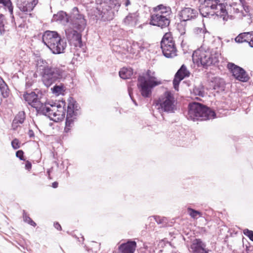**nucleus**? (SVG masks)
I'll use <instances>...</instances> for the list:
<instances>
[{
    "label": "nucleus",
    "mask_w": 253,
    "mask_h": 253,
    "mask_svg": "<svg viewBox=\"0 0 253 253\" xmlns=\"http://www.w3.org/2000/svg\"><path fill=\"white\" fill-rule=\"evenodd\" d=\"M53 19L56 21H59L63 24H65L69 22V18L66 13L64 11H60L56 14H54Z\"/></svg>",
    "instance_id": "b1692460"
},
{
    "label": "nucleus",
    "mask_w": 253,
    "mask_h": 253,
    "mask_svg": "<svg viewBox=\"0 0 253 253\" xmlns=\"http://www.w3.org/2000/svg\"><path fill=\"white\" fill-rule=\"evenodd\" d=\"M245 235L247 236L252 241H253V231L248 229H245L243 231Z\"/></svg>",
    "instance_id": "f704fd0d"
},
{
    "label": "nucleus",
    "mask_w": 253,
    "mask_h": 253,
    "mask_svg": "<svg viewBox=\"0 0 253 253\" xmlns=\"http://www.w3.org/2000/svg\"><path fill=\"white\" fill-rule=\"evenodd\" d=\"M4 16L2 14H0V33L2 34L4 32Z\"/></svg>",
    "instance_id": "72a5a7b5"
},
{
    "label": "nucleus",
    "mask_w": 253,
    "mask_h": 253,
    "mask_svg": "<svg viewBox=\"0 0 253 253\" xmlns=\"http://www.w3.org/2000/svg\"><path fill=\"white\" fill-rule=\"evenodd\" d=\"M54 226L55 228H56L57 230H61V227L58 223L57 222L56 223H54Z\"/></svg>",
    "instance_id": "c03bdc74"
},
{
    "label": "nucleus",
    "mask_w": 253,
    "mask_h": 253,
    "mask_svg": "<svg viewBox=\"0 0 253 253\" xmlns=\"http://www.w3.org/2000/svg\"><path fill=\"white\" fill-rule=\"evenodd\" d=\"M23 152L22 150H18L16 153V157L19 158L21 160H23Z\"/></svg>",
    "instance_id": "ea45409f"
},
{
    "label": "nucleus",
    "mask_w": 253,
    "mask_h": 253,
    "mask_svg": "<svg viewBox=\"0 0 253 253\" xmlns=\"http://www.w3.org/2000/svg\"><path fill=\"white\" fill-rule=\"evenodd\" d=\"M154 218L158 224H162L166 223L167 222V219L165 217H162L159 216H154Z\"/></svg>",
    "instance_id": "c9c22d12"
},
{
    "label": "nucleus",
    "mask_w": 253,
    "mask_h": 253,
    "mask_svg": "<svg viewBox=\"0 0 253 253\" xmlns=\"http://www.w3.org/2000/svg\"><path fill=\"white\" fill-rule=\"evenodd\" d=\"M170 23V17L154 13L151 16L150 24L161 28L167 27Z\"/></svg>",
    "instance_id": "4468645a"
},
{
    "label": "nucleus",
    "mask_w": 253,
    "mask_h": 253,
    "mask_svg": "<svg viewBox=\"0 0 253 253\" xmlns=\"http://www.w3.org/2000/svg\"><path fill=\"white\" fill-rule=\"evenodd\" d=\"M216 11H219V8H217V9L216 10Z\"/></svg>",
    "instance_id": "864d4df0"
},
{
    "label": "nucleus",
    "mask_w": 253,
    "mask_h": 253,
    "mask_svg": "<svg viewBox=\"0 0 253 253\" xmlns=\"http://www.w3.org/2000/svg\"><path fill=\"white\" fill-rule=\"evenodd\" d=\"M198 14V11L195 9L190 7L182 9L178 14L181 20V23L178 24V30H180V27L183 25L185 22L195 19Z\"/></svg>",
    "instance_id": "f8f14e48"
},
{
    "label": "nucleus",
    "mask_w": 253,
    "mask_h": 253,
    "mask_svg": "<svg viewBox=\"0 0 253 253\" xmlns=\"http://www.w3.org/2000/svg\"><path fill=\"white\" fill-rule=\"evenodd\" d=\"M23 98L29 105L36 108L38 113L47 116L51 120L58 122L65 117L64 102L43 104L40 101L38 95L33 91L24 94Z\"/></svg>",
    "instance_id": "f257e3e1"
},
{
    "label": "nucleus",
    "mask_w": 253,
    "mask_h": 253,
    "mask_svg": "<svg viewBox=\"0 0 253 253\" xmlns=\"http://www.w3.org/2000/svg\"><path fill=\"white\" fill-rule=\"evenodd\" d=\"M187 210L189 215L193 218H197L198 216L200 217L202 216V213L198 211L190 208H188Z\"/></svg>",
    "instance_id": "c756f323"
},
{
    "label": "nucleus",
    "mask_w": 253,
    "mask_h": 253,
    "mask_svg": "<svg viewBox=\"0 0 253 253\" xmlns=\"http://www.w3.org/2000/svg\"><path fill=\"white\" fill-rule=\"evenodd\" d=\"M33 84V81L32 80L27 78L26 80V88L30 87Z\"/></svg>",
    "instance_id": "a19ab883"
},
{
    "label": "nucleus",
    "mask_w": 253,
    "mask_h": 253,
    "mask_svg": "<svg viewBox=\"0 0 253 253\" xmlns=\"http://www.w3.org/2000/svg\"><path fill=\"white\" fill-rule=\"evenodd\" d=\"M219 56L218 53L212 54L208 47L203 44L193 52L192 59L194 62L205 67L218 62Z\"/></svg>",
    "instance_id": "6e6552de"
},
{
    "label": "nucleus",
    "mask_w": 253,
    "mask_h": 253,
    "mask_svg": "<svg viewBox=\"0 0 253 253\" xmlns=\"http://www.w3.org/2000/svg\"><path fill=\"white\" fill-rule=\"evenodd\" d=\"M253 31L250 32H244L240 34L237 36L235 41L238 43H242L244 42H247L249 43L251 36H252Z\"/></svg>",
    "instance_id": "5701e85b"
},
{
    "label": "nucleus",
    "mask_w": 253,
    "mask_h": 253,
    "mask_svg": "<svg viewBox=\"0 0 253 253\" xmlns=\"http://www.w3.org/2000/svg\"><path fill=\"white\" fill-rule=\"evenodd\" d=\"M108 5L111 6V9L115 13L118 11L121 3L119 2V0H110Z\"/></svg>",
    "instance_id": "cd10ccee"
},
{
    "label": "nucleus",
    "mask_w": 253,
    "mask_h": 253,
    "mask_svg": "<svg viewBox=\"0 0 253 253\" xmlns=\"http://www.w3.org/2000/svg\"><path fill=\"white\" fill-rule=\"evenodd\" d=\"M58 183L57 182H54L52 183V187L54 188H57L58 186Z\"/></svg>",
    "instance_id": "de8ad7c7"
},
{
    "label": "nucleus",
    "mask_w": 253,
    "mask_h": 253,
    "mask_svg": "<svg viewBox=\"0 0 253 253\" xmlns=\"http://www.w3.org/2000/svg\"><path fill=\"white\" fill-rule=\"evenodd\" d=\"M4 81H3V80L0 77V84L4 82Z\"/></svg>",
    "instance_id": "3c124183"
},
{
    "label": "nucleus",
    "mask_w": 253,
    "mask_h": 253,
    "mask_svg": "<svg viewBox=\"0 0 253 253\" xmlns=\"http://www.w3.org/2000/svg\"><path fill=\"white\" fill-rule=\"evenodd\" d=\"M0 90L3 98H6L8 96L9 89L8 86L4 82L0 84Z\"/></svg>",
    "instance_id": "bb28decb"
},
{
    "label": "nucleus",
    "mask_w": 253,
    "mask_h": 253,
    "mask_svg": "<svg viewBox=\"0 0 253 253\" xmlns=\"http://www.w3.org/2000/svg\"><path fill=\"white\" fill-rule=\"evenodd\" d=\"M200 12L203 17L216 16L222 18L224 21L228 18L225 4L220 2V0H205L200 6Z\"/></svg>",
    "instance_id": "20e7f679"
},
{
    "label": "nucleus",
    "mask_w": 253,
    "mask_h": 253,
    "mask_svg": "<svg viewBox=\"0 0 253 253\" xmlns=\"http://www.w3.org/2000/svg\"><path fill=\"white\" fill-rule=\"evenodd\" d=\"M215 113L201 103L192 102L189 104L187 118L188 120L195 121H206L214 119Z\"/></svg>",
    "instance_id": "39448f33"
},
{
    "label": "nucleus",
    "mask_w": 253,
    "mask_h": 253,
    "mask_svg": "<svg viewBox=\"0 0 253 253\" xmlns=\"http://www.w3.org/2000/svg\"><path fill=\"white\" fill-rule=\"evenodd\" d=\"M74 13L69 27L65 29V34L68 40L77 41L81 43L82 36L80 32L83 31L86 26V21L84 16L79 13L77 7H74Z\"/></svg>",
    "instance_id": "7ed1b4c3"
},
{
    "label": "nucleus",
    "mask_w": 253,
    "mask_h": 253,
    "mask_svg": "<svg viewBox=\"0 0 253 253\" xmlns=\"http://www.w3.org/2000/svg\"><path fill=\"white\" fill-rule=\"evenodd\" d=\"M39 0H17V6L20 11L28 13L31 12Z\"/></svg>",
    "instance_id": "2eb2a0df"
},
{
    "label": "nucleus",
    "mask_w": 253,
    "mask_h": 253,
    "mask_svg": "<svg viewBox=\"0 0 253 253\" xmlns=\"http://www.w3.org/2000/svg\"><path fill=\"white\" fill-rule=\"evenodd\" d=\"M68 101L66 126L64 128L66 132L70 131L74 122L76 120L77 116L80 114V107L77 102L72 98H70Z\"/></svg>",
    "instance_id": "9d476101"
},
{
    "label": "nucleus",
    "mask_w": 253,
    "mask_h": 253,
    "mask_svg": "<svg viewBox=\"0 0 253 253\" xmlns=\"http://www.w3.org/2000/svg\"><path fill=\"white\" fill-rule=\"evenodd\" d=\"M125 2L124 4L125 5L126 7L128 6L130 4V1L129 0H125Z\"/></svg>",
    "instance_id": "a18cd8bd"
},
{
    "label": "nucleus",
    "mask_w": 253,
    "mask_h": 253,
    "mask_svg": "<svg viewBox=\"0 0 253 253\" xmlns=\"http://www.w3.org/2000/svg\"><path fill=\"white\" fill-rule=\"evenodd\" d=\"M162 84V82L155 77V73L148 70L145 74L138 78L137 86L144 97H149L152 89Z\"/></svg>",
    "instance_id": "0eeeda50"
},
{
    "label": "nucleus",
    "mask_w": 253,
    "mask_h": 253,
    "mask_svg": "<svg viewBox=\"0 0 253 253\" xmlns=\"http://www.w3.org/2000/svg\"><path fill=\"white\" fill-rule=\"evenodd\" d=\"M23 220L25 222L28 223V224H30L31 225H32L34 227L36 226V223L34 221H33V220L29 216H28L27 215V214L25 212V211H23Z\"/></svg>",
    "instance_id": "2f4dec72"
},
{
    "label": "nucleus",
    "mask_w": 253,
    "mask_h": 253,
    "mask_svg": "<svg viewBox=\"0 0 253 253\" xmlns=\"http://www.w3.org/2000/svg\"><path fill=\"white\" fill-rule=\"evenodd\" d=\"M111 6H109L108 3H104L99 9L100 15L104 21L110 20L113 19L115 16V12L111 9Z\"/></svg>",
    "instance_id": "a211bd4d"
},
{
    "label": "nucleus",
    "mask_w": 253,
    "mask_h": 253,
    "mask_svg": "<svg viewBox=\"0 0 253 253\" xmlns=\"http://www.w3.org/2000/svg\"><path fill=\"white\" fill-rule=\"evenodd\" d=\"M62 87L59 85H55L52 88V91L55 93H61L62 91Z\"/></svg>",
    "instance_id": "4c0bfd02"
},
{
    "label": "nucleus",
    "mask_w": 253,
    "mask_h": 253,
    "mask_svg": "<svg viewBox=\"0 0 253 253\" xmlns=\"http://www.w3.org/2000/svg\"><path fill=\"white\" fill-rule=\"evenodd\" d=\"M133 74L131 68H123L119 72V76L123 79H129Z\"/></svg>",
    "instance_id": "393cba45"
},
{
    "label": "nucleus",
    "mask_w": 253,
    "mask_h": 253,
    "mask_svg": "<svg viewBox=\"0 0 253 253\" xmlns=\"http://www.w3.org/2000/svg\"><path fill=\"white\" fill-rule=\"evenodd\" d=\"M156 107L160 113H173L176 110V103L171 92L166 91L156 101Z\"/></svg>",
    "instance_id": "1a4fd4ad"
},
{
    "label": "nucleus",
    "mask_w": 253,
    "mask_h": 253,
    "mask_svg": "<svg viewBox=\"0 0 253 253\" xmlns=\"http://www.w3.org/2000/svg\"><path fill=\"white\" fill-rule=\"evenodd\" d=\"M28 134L30 136V137L34 136V133L33 131L32 130H29V132H28Z\"/></svg>",
    "instance_id": "49530a36"
},
{
    "label": "nucleus",
    "mask_w": 253,
    "mask_h": 253,
    "mask_svg": "<svg viewBox=\"0 0 253 253\" xmlns=\"http://www.w3.org/2000/svg\"><path fill=\"white\" fill-rule=\"evenodd\" d=\"M153 11L156 12L155 13L167 16V17H170L171 13V8L164 4H160L154 7Z\"/></svg>",
    "instance_id": "412c9836"
},
{
    "label": "nucleus",
    "mask_w": 253,
    "mask_h": 253,
    "mask_svg": "<svg viewBox=\"0 0 253 253\" xmlns=\"http://www.w3.org/2000/svg\"><path fill=\"white\" fill-rule=\"evenodd\" d=\"M227 67L236 79L243 82H247L248 80V75L242 68L232 63H229Z\"/></svg>",
    "instance_id": "ddd939ff"
},
{
    "label": "nucleus",
    "mask_w": 253,
    "mask_h": 253,
    "mask_svg": "<svg viewBox=\"0 0 253 253\" xmlns=\"http://www.w3.org/2000/svg\"><path fill=\"white\" fill-rule=\"evenodd\" d=\"M190 72L187 70L186 66L182 65L181 68L176 73L173 81V87L174 89L178 90V85L180 82L184 78L189 77Z\"/></svg>",
    "instance_id": "dca6fc26"
},
{
    "label": "nucleus",
    "mask_w": 253,
    "mask_h": 253,
    "mask_svg": "<svg viewBox=\"0 0 253 253\" xmlns=\"http://www.w3.org/2000/svg\"><path fill=\"white\" fill-rule=\"evenodd\" d=\"M180 32H181V35H183V34H184L185 33V28H184L181 31H180Z\"/></svg>",
    "instance_id": "8fccbe9b"
},
{
    "label": "nucleus",
    "mask_w": 253,
    "mask_h": 253,
    "mask_svg": "<svg viewBox=\"0 0 253 253\" xmlns=\"http://www.w3.org/2000/svg\"><path fill=\"white\" fill-rule=\"evenodd\" d=\"M241 6H242V9H244V10L246 12H249V7L248 6H247L246 5V3H245V5H243L242 4H241Z\"/></svg>",
    "instance_id": "79ce46f5"
},
{
    "label": "nucleus",
    "mask_w": 253,
    "mask_h": 253,
    "mask_svg": "<svg viewBox=\"0 0 253 253\" xmlns=\"http://www.w3.org/2000/svg\"><path fill=\"white\" fill-rule=\"evenodd\" d=\"M136 247V243L134 241H128L122 244L119 247V250L122 253H133Z\"/></svg>",
    "instance_id": "aec40b11"
},
{
    "label": "nucleus",
    "mask_w": 253,
    "mask_h": 253,
    "mask_svg": "<svg viewBox=\"0 0 253 253\" xmlns=\"http://www.w3.org/2000/svg\"><path fill=\"white\" fill-rule=\"evenodd\" d=\"M36 66L37 71L40 72L43 84L47 87L56 81L64 79L67 75L64 66H49L48 63L42 59L37 60Z\"/></svg>",
    "instance_id": "f03ea898"
},
{
    "label": "nucleus",
    "mask_w": 253,
    "mask_h": 253,
    "mask_svg": "<svg viewBox=\"0 0 253 253\" xmlns=\"http://www.w3.org/2000/svg\"><path fill=\"white\" fill-rule=\"evenodd\" d=\"M0 3H2L4 6H7L10 14H12L13 6L10 0H0Z\"/></svg>",
    "instance_id": "7c9ffc66"
},
{
    "label": "nucleus",
    "mask_w": 253,
    "mask_h": 253,
    "mask_svg": "<svg viewBox=\"0 0 253 253\" xmlns=\"http://www.w3.org/2000/svg\"><path fill=\"white\" fill-rule=\"evenodd\" d=\"M42 42L53 54L64 53L67 46L65 40L55 31H45L42 35Z\"/></svg>",
    "instance_id": "423d86ee"
},
{
    "label": "nucleus",
    "mask_w": 253,
    "mask_h": 253,
    "mask_svg": "<svg viewBox=\"0 0 253 253\" xmlns=\"http://www.w3.org/2000/svg\"><path fill=\"white\" fill-rule=\"evenodd\" d=\"M191 92L195 95H198L199 96L203 97L205 95L204 86L201 84L195 85L193 87Z\"/></svg>",
    "instance_id": "a878e982"
},
{
    "label": "nucleus",
    "mask_w": 253,
    "mask_h": 253,
    "mask_svg": "<svg viewBox=\"0 0 253 253\" xmlns=\"http://www.w3.org/2000/svg\"><path fill=\"white\" fill-rule=\"evenodd\" d=\"M129 96L131 97V93H130V92L129 90Z\"/></svg>",
    "instance_id": "603ef678"
},
{
    "label": "nucleus",
    "mask_w": 253,
    "mask_h": 253,
    "mask_svg": "<svg viewBox=\"0 0 253 253\" xmlns=\"http://www.w3.org/2000/svg\"><path fill=\"white\" fill-rule=\"evenodd\" d=\"M32 168V165H31V163L29 162H27L26 163V165H25V168L27 169H31Z\"/></svg>",
    "instance_id": "37998d69"
},
{
    "label": "nucleus",
    "mask_w": 253,
    "mask_h": 253,
    "mask_svg": "<svg viewBox=\"0 0 253 253\" xmlns=\"http://www.w3.org/2000/svg\"><path fill=\"white\" fill-rule=\"evenodd\" d=\"M139 14L136 12L129 13L123 19V23L130 27H135L138 21Z\"/></svg>",
    "instance_id": "6ab92c4d"
},
{
    "label": "nucleus",
    "mask_w": 253,
    "mask_h": 253,
    "mask_svg": "<svg viewBox=\"0 0 253 253\" xmlns=\"http://www.w3.org/2000/svg\"><path fill=\"white\" fill-rule=\"evenodd\" d=\"M225 9L227 13H238L242 12V6L240 4L232 1L231 2H225Z\"/></svg>",
    "instance_id": "4be33fe9"
},
{
    "label": "nucleus",
    "mask_w": 253,
    "mask_h": 253,
    "mask_svg": "<svg viewBox=\"0 0 253 253\" xmlns=\"http://www.w3.org/2000/svg\"><path fill=\"white\" fill-rule=\"evenodd\" d=\"M193 32L195 35L202 37L204 36V34L207 32V31L205 28H202L197 27L194 29Z\"/></svg>",
    "instance_id": "473e14b6"
},
{
    "label": "nucleus",
    "mask_w": 253,
    "mask_h": 253,
    "mask_svg": "<svg viewBox=\"0 0 253 253\" xmlns=\"http://www.w3.org/2000/svg\"><path fill=\"white\" fill-rule=\"evenodd\" d=\"M11 145L13 149H17L20 147L19 142L17 139H14L11 142Z\"/></svg>",
    "instance_id": "e433bc0d"
},
{
    "label": "nucleus",
    "mask_w": 253,
    "mask_h": 253,
    "mask_svg": "<svg viewBox=\"0 0 253 253\" xmlns=\"http://www.w3.org/2000/svg\"><path fill=\"white\" fill-rule=\"evenodd\" d=\"M20 125H21V124H19L18 122H17V121H15V120H13L12 123V129L16 130L18 127L20 126Z\"/></svg>",
    "instance_id": "58836bf2"
},
{
    "label": "nucleus",
    "mask_w": 253,
    "mask_h": 253,
    "mask_svg": "<svg viewBox=\"0 0 253 253\" xmlns=\"http://www.w3.org/2000/svg\"><path fill=\"white\" fill-rule=\"evenodd\" d=\"M240 1V4H242L243 5H245V3H246V0H239Z\"/></svg>",
    "instance_id": "09e8293b"
},
{
    "label": "nucleus",
    "mask_w": 253,
    "mask_h": 253,
    "mask_svg": "<svg viewBox=\"0 0 253 253\" xmlns=\"http://www.w3.org/2000/svg\"><path fill=\"white\" fill-rule=\"evenodd\" d=\"M161 48L164 55L167 58H173L176 56L177 49L173 37L170 33H166L161 41Z\"/></svg>",
    "instance_id": "9b49d317"
},
{
    "label": "nucleus",
    "mask_w": 253,
    "mask_h": 253,
    "mask_svg": "<svg viewBox=\"0 0 253 253\" xmlns=\"http://www.w3.org/2000/svg\"><path fill=\"white\" fill-rule=\"evenodd\" d=\"M206 245L200 239H195L191 242L190 251L192 253H208Z\"/></svg>",
    "instance_id": "f3484780"
},
{
    "label": "nucleus",
    "mask_w": 253,
    "mask_h": 253,
    "mask_svg": "<svg viewBox=\"0 0 253 253\" xmlns=\"http://www.w3.org/2000/svg\"><path fill=\"white\" fill-rule=\"evenodd\" d=\"M25 119V114L24 112H19L18 114L15 117L14 120L15 121H17L19 124H23Z\"/></svg>",
    "instance_id": "c85d7f7f"
}]
</instances>
